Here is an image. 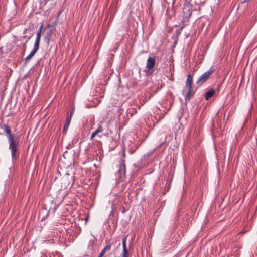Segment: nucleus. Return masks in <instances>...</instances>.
Here are the masks:
<instances>
[{"instance_id": "12", "label": "nucleus", "mask_w": 257, "mask_h": 257, "mask_svg": "<svg viewBox=\"0 0 257 257\" xmlns=\"http://www.w3.org/2000/svg\"><path fill=\"white\" fill-rule=\"evenodd\" d=\"M102 123L103 122H100L98 125V128L95 131L97 134L101 133L103 131V128L102 126Z\"/></svg>"}, {"instance_id": "25", "label": "nucleus", "mask_w": 257, "mask_h": 257, "mask_svg": "<svg viewBox=\"0 0 257 257\" xmlns=\"http://www.w3.org/2000/svg\"><path fill=\"white\" fill-rule=\"evenodd\" d=\"M24 38H27V36H24Z\"/></svg>"}, {"instance_id": "18", "label": "nucleus", "mask_w": 257, "mask_h": 257, "mask_svg": "<svg viewBox=\"0 0 257 257\" xmlns=\"http://www.w3.org/2000/svg\"><path fill=\"white\" fill-rule=\"evenodd\" d=\"M43 24H42V25L40 26V27H39V30H38V31H40V32H42V30H43Z\"/></svg>"}, {"instance_id": "7", "label": "nucleus", "mask_w": 257, "mask_h": 257, "mask_svg": "<svg viewBox=\"0 0 257 257\" xmlns=\"http://www.w3.org/2000/svg\"><path fill=\"white\" fill-rule=\"evenodd\" d=\"M123 251L122 253V257H129L128 249L126 247V237H125L122 240Z\"/></svg>"}, {"instance_id": "14", "label": "nucleus", "mask_w": 257, "mask_h": 257, "mask_svg": "<svg viewBox=\"0 0 257 257\" xmlns=\"http://www.w3.org/2000/svg\"><path fill=\"white\" fill-rule=\"evenodd\" d=\"M110 248H111V244L109 243V242H108L106 246L104 248V249H103L105 252H106L107 251H108L110 250Z\"/></svg>"}, {"instance_id": "6", "label": "nucleus", "mask_w": 257, "mask_h": 257, "mask_svg": "<svg viewBox=\"0 0 257 257\" xmlns=\"http://www.w3.org/2000/svg\"><path fill=\"white\" fill-rule=\"evenodd\" d=\"M39 49V46L34 44V47L30 53L25 58V63H27L34 56Z\"/></svg>"}, {"instance_id": "1", "label": "nucleus", "mask_w": 257, "mask_h": 257, "mask_svg": "<svg viewBox=\"0 0 257 257\" xmlns=\"http://www.w3.org/2000/svg\"><path fill=\"white\" fill-rule=\"evenodd\" d=\"M6 133L9 142V149L11 152V157L13 159L17 158V153L19 145V139L15 137L11 132L8 124H4L2 127Z\"/></svg>"}, {"instance_id": "13", "label": "nucleus", "mask_w": 257, "mask_h": 257, "mask_svg": "<svg viewBox=\"0 0 257 257\" xmlns=\"http://www.w3.org/2000/svg\"><path fill=\"white\" fill-rule=\"evenodd\" d=\"M188 91L186 95V96H185V99L186 100L187 99H189L190 97H191V91H192V88H188Z\"/></svg>"}, {"instance_id": "11", "label": "nucleus", "mask_w": 257, "mask_h": 257, "mask_svg": "<svg viewBox=\"0 0 257 257\" xmlns=\"http://www.w3.org/2000/svg\"><path fill=\"white\" fill-rule=\"evenodd\" d=\"M41 33L42 32H41L40 31H37V35H36V39L35 40L34 44H36L37 45L40 46Z\"/></svg>"}, {"instance_id": "20", "label": "nucleus", "mask_w": 257, "mask_h": 257, "mask_svg": "<svg viewBox=\"0 0 257 257\" xmlns=\"http://www.w3.org/2000/svg\"><path fill=\"white\" fill-rule=\"evenodd\" d=\"M123 156L124 158L125 156V150L124 149L123 150Z\"/></svg>"}, {"instance_id": "17", "label": "nucleus", "mask_w": 257, "mask_h": 257, "mask_svg": "<svg viewBox=\"0 0 257 257\" xmlns=\"http://www.w3.org/2000/svg\"><path fill=\"white\" fill-rule=\"evenodd\" d=\"M106 252L102 250L98 257H102Z\"/></svg>"}, {"instance_id": "22", "label": "nucleus", "mask_w": 257, "mask_h": 257, "mask_svg": "<svg viewBox=\"0 0 257 257\" xmlns=\"http://www.w3.org/2000/svg\"><path fill=\"white\" fill-rule=\"evenodd\" d=\"M164 142H165L161 143L159 145V147H161L163 144H164Z\"/></svg>"}, {"instance_id": "5", "label": "nucleus", "mask_w": 257, "mask_h": 257, "mask_svg": "<svg viewBox=\"0 0 257 257\" xmlns=\"http://www.w3.org/2000/svg\"><path fill=\"white\" fill-rule=\"evenodd\" d=\"M156 65V60L154 57H149L146 62V68L149 70L154 69Z\"/></svg>"}, {"instance_id": "15", "label": "nucleus", "mask_w": 257, "mask_h": 257, "mask_svg": "<svg viewBox=\"0 0 257 257\" xmlns=\"http://www.w3.org/2000/svg\"><path fill=\"white\" fill-rule=\"evenodd\" d=\"M32 37V35L28 37V40L26 41V42L23 44V48H24V51H25L26 50V43L28 42V41Z\"/></svg>"}, {"instance_id": "4", "label": "nucleus", "mask_w": 257, "mask_h": 257, "mask_svg": "<svg viewBox=\"0 0 257 257\" xmlns=\"http://www.w3.org/2000/svg\"><path fill=\"white\" fill-rule=\"evenodd\" d=\"M125 161L124 159H122L120 160L119 169L117 171V173L119 174L120 179H122L125 178Z\"/></svg>"}, {"instance_id": "9", "label": "nucleus", "mask_w": 257, "mask_h": 257, "mask_svg": "<svg viewBox=\"0 0 257 257\" xmlns=\"http://www.w3.org/2000/svg\"><path fill=\"white\" fill-rule=\"evenodd\" d=\"M215 91L214 89H210L204 94L205 99L206 100H208L209 99L212 97L215 94Z\"/></svg>"}, {"instance_id": "21", "label": "nucleus", "mask_w": 257, "mask_h": 257, "mask_svg": "<svg viewBox=\"0 0 257 257\" xmlns=\"http://www.w3.org/2000/svg\"><path fill=\"white\" fill-rule=\"evenodd\" d=\"M191 1V0H185V2L188 3H190Z\"/></svg>"}, {"instance_id": "24", "label": "nucleus", "mask_w": 257, "mask_h": 257, "mask_svg": "<svg viewBox=\"0 0 257 257\" xmlns=\"http://www.w3.org/2000/svg\"><path fill=\"white\" fill-rule=\"evenodd\" d=\"M134 153V151H131V153L133 154Z\"/></svg>"}, {"instance_id": "19", "label": "nucleus", "mask_w": 257, "mask_h": 257, "mask_svg": "<svg viewBox=\"0 0 257 257\" xmlns=\"http://www.w3.org/2000/svg\"><path fill=\"white\" fill-rule=\"evenodd\" d=\"M73 114V111H71L70 113V115H67V116H71V118H72V116Z\"/></svg>"}, {"instance_id": "16", "label": "nucleus", "mask_w": 257, "mask_h": 257, "mask_svg": "<svg viewBox=\"0 0 257 257\" xmlns=\"http://www.w3.org/2000/svg\"><path fill=\"white\" fill-rule=\"evenodd\" d=\"M98 134L95 132H93L91 135V140H92Z\"/></svg>"}, {"instance_id": "10", "label": "nucleus", "mask_w": 257, "mask_h": 257, "mask_svg": "<svg viewBox=\"0 0 257 257\" xmlns=\"http://www.w3.org/2000/svg\"><path fill=\"white\" fill-rule=\"evenodd\" d=\"M192 82H193V77L191 76V75L189 74L187 75V80L186 82V86L188 88H190H190H192Z\"/></svg>"}, {"instance_id": "23", "label": "nucleus", "mask_w": 257, "mask_h": 257, "mask_svg": "<svg viewBox=\"0 0 257 257\" xmlns=\"http://www.w3.org/2000/svg\"><path fill=\"white\" fill-rule=\"evenodd\" d=\"M249 0H244L243 3H246V2H249Z\"/></svg>"}, {"instance_id": "2", "label": "nucleus", "mask_w": 257, "mask_h": 257, "mask_svg": "<svg viewBox=\"0 0 257 257\" xmlns=\"http://www.w3.org/2000/svg\"><path fill=\"white\" fill-rule=\"evenodd\" d=\"M215 71L213 67H211L210 69L204 72L202 75H201L197 81L196 84L199 86H200L206 82L210 77V75L212 74Z\"/></svg>"}, {"instance_id": "3", "label": "nucleus", "mask_w": 257, "mask_h": 257, "mask_svg": "<svg viewBox=\"0 0 257 257\" xmlns=\"http://www.w3.org/2000/svg\"><path fill=\"white\" fill-rule=\"evenodd\" d=\"M56 25V22H53L52 24L47 25L45 30L46 31L45 35L44 36V41L48 44L49 43L52 33L55 31L54 28Z\"/></svg>"}, {"instance_id": "8", "label": "nucleus", "mask_w": 257, "mask_h": 257, "mask_svg": "<svg viewBox=\"0 0 257 257\" xmlns=\"http://www.w3.org/2000/svg\"><path fill=\"white\" fill-rule=\"evenodd\" d=\"M71 116H66L65 123L64 125L63 132L66 133L71 122Z\"/></svg>"}]
</instances>
